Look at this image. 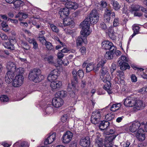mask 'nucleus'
Returning a JSON list of instances; mask_svg holds the SVG:
<instances>
[{"label":"nucleus","instance_id":"26","mask_svg":"<svg viewBox=\"0 0 147 147\" xmlns=\"http://www.w3.org/2000/svg\"><path fill=\"white\" fill-rule=\"evenodd\" d=\"M133 10L134 11H141L144 12L145 16L147 18V9L144 8L142 7H141L139 5H136L133 7Z\"/></svg>","mask_w":147,"mask_h":147},{"label":"nucleus","instance_id":"59","mask_svg":"<svg viewBox=\"0 0 147 147\" xmlns=\"http://www.w3.org/2000/svg\"><path fill=\"white\" fill-rule=\"evenodd\" d=\"M100 27L103 30H106L107 28V25L104 22H102L100 24Z\"/></svg>","mask_w":147,"mask_h":147},{"label":"nucleus","instance_id":"51","mask_svg":"<svg viewBox=\"0 0 147 147\" xmlns=\"http://www.w3.org/2000/svg\"><path fill=\"white\" fill-rule=\"evenodd\" d=\"M120 58L121 59V61H120L125 63L129 61L128 59L125 55H122Z\"/></svg>","mask_w":147,"mask_h":147},{"label":"nucleus","instance_id":"9","mask_svg":"<svg viewBox=\"0 0 147 147\" xmlns=\"http://www.w3.org/2000/svg\"><path fill=\"white\" fill-rule=\"evenodd\" d=\"M144 106V104L142 100H136L135 99V102L133 107V109L134 111H136L143 109Z\"/></svg>","mask_w":147,"mask_h":147},{"label":"nucleus","instance_id":"64","mask_svg":"<svg viewBox=\"0 0 147 147\" xmlns=\"http://www.w3.org/2000/svg\"><path fill=\"white\" fill-rule=\"evenodd\" d=\"M130 144L129 142L127 141L125 143L123 144V147H130L129 146Z\"/></svg>","mask_w":147,"mask_h":147},{"label":"nucleus","instance_id":"60","mask_svg":"<svg viewBox=\"0 0 147 147\" xmlns=\"http://www.w3.org/2000/svg\"><path fill=\"white\" fill-rule=\"evenodd\" d=\"M0 37L3 40H6L8 38L7 35L3 33L0 34Z\"/></svg>","mask_w":147,"mask_h":147},{"label":"nucleus","instance_id":"44","mask_svg":"<svg viewBox=\"0 0 147 147\" xmlns=\"http://www.w3.org/2000/svg\"><path fill=\"white\" fill-rule=\"evenodd\" d=\"M15 70L13 72L15 74H21L23 73L24 69L21 67H19L16 69H15Z\"/></svg>","mask_w":147,"mask_h":147},{"label":"nucleus","instance_id":"33","mask_svg":"<svg viewBox=\"0 0 147 147\" xmlns=\"http://www.w3.org/2000/svg\"><path fill=\"white\" fill-rule=\"evenodd\" d=\"M111 3L113 5L114 9L116 10H118L121 7V5L116 1L112 0Z\"/></svg>","mask_w":147,"mask_h":147},{"label":"nucleus","instance_id":"32","mask_svg":"<svg viewBox=\"0 0 147 147\" xmlns=\"http://www.w3.org/2000/svg\"><path fill=\"white\" fill-rule=\"evenodd\" d=\"M45 111L46 113L49 114L53 111V107L50 104H48L45 107Z\"/></svg>","mask_w":147,"mask_h":147},{"label":"nucleus","instance_id":"52","mask_svg":"<svg viewBox=\"0 0 147 147\" xmlns=\"http://www.w3.org/2000/svg\"><path fill=\"white\" fill-rule=\"evenodd\" d=\"M64 54L62 53L61 51L58 52L57 55L58 59L60 61L62 60V59L64 56Z\"/></svg>","mask_w":147,"mask_h":147},{"label":"nucleus","instance_id":"6","mask_svg":"<svg viewBox=\"0 0 147 147\" xmlns=\"http://www.w3.org/2000/svg\"><path fill=\"white\" fill-rule=\"evenodd\" d=\"M102 48L105 50H109L111 51L115 52L116 48L114 46L113 43L109 41H104L102 43Z\"/></svg>","mask_w":147,"mask_h":147},{"label":"nucleus","instance_id":"53","mask_svg":"<svg viewBox=\"0 0 147 147\" xmlns=\"http://www.w3.org/2000/svg\"><path fill=\"white\" fill-rule=\"evenodd\" d=\"M84 72L82 70H79L77 72V75L80 78H82L84 76Z\"/></svg>","mask_w":147,"mask_h":147},{"label":"nucleus","instance_id":"28","mask_svg":"<svg viewBox=\"0 0 147 147\" xmlns=\"http://www.w3.org/2000/svg\"><path fill=\"white\" fill-rule=\"evenodd\" d=\"M63 23L64 26H69L72 27H74V22L69 18L65 19L63 21Z\"/></svg>","mask_w":147,"mask_h":147},{"label":"nucleus","instance_id":"12","mask_svg":"<svg viewBox=\"0 0 147 147\" xmlns=\"http://www.w3.org/2000/svg\"><path fill=\"white\" fill-rule=\"evenodd\" d=\"M88 35H87L85 34V35L82 34L81 32V36H79L77 38L76 40V44L77 46H81L83 42L85 44L87 43V36Z\"/></svg>","mask_w":147,"mask_h":147},{"label":"nucleus","instance_id":"15","mask_svg":"<svg viewBox=\"0 0 147 147\" xmlns=\"http://www.w3.org/2000/svg\"><path fill=\"white\" fill-rule=\"evenodd\" d=\"M96 142L98 147H117L116 145H113V144H105L103 143V140L100 138H98L96 140Z\"/></svg>","mask_w":147,"mask_h":147},{"label":"nucleus","instance_id":"10","mask_svg":"<svg viewBox=\"0 0 147 147\" xmlns=\"http://www.w3.org/2000/svg\"><path fill=\"white\" fill-rule=\"evenodd\" d=\"M73 134L70 131H66L63 136L62 142L65 144L69 143L72 139Z\"/></svg>","mask_w":147,"mask_h":147},{"label":"nucleus","instance_id":"11","mask_svg":"<svg viewBox=\"0 0 147 147\" xmlns=\"http://www.w3.org/2000/svg\"><path fill=\"white\" fill-rule=\"evenodd\" d=\"M59 74V71L57 69H54L52 71L47 77L48 80L52 82L55 80Z\"/></svg>","mask_w":147,"mask_h":147},{"label":"nucleus","instance_id":"47","mask_svg":"<svg viewBox=\"0 0 147 147\" xmlns=\"http://www.w3.org/2000/svg\"><path fill=\"white\" fill-rule=\"evenodd\" d=\"M21 45L22 47L26 50H28L29 49V47L28 43L22 41Z\"/></svg>","mask_w":147,"mask_h":147},{"label":"nucleus","instance_id":"17","mask_svg":"<svg viewBox=\"0 0 147 147\" xmlns=\"http://www.w3.org/2000/svg\"><path fill=\"white\" fill-rule=\"evenodd\" d=\"M141 125L139 122L138 121H135L129 127V130L132 132H136L137 130L140 127H141Z\"/></svg>","mask_w":147,"mask_h":147},{"label":"nucleus","instance_id":"8","mask_svg":"<svg viewBox=\"0 0 147 147\" xmlns=\"http://www.w3.org/2000/svg\"><path fill=\"white\" fill-rule=\"evenodd\" d=\"M24 78L22 75H18L15 77L12 83L13 86L16 87L21 86L22 84Z\"/></svg>","mask_w":147,"mask_h":147},{"label":"nucleus","instance_id":"61","mask_svg":"<svg viewBox=\"0 0 147 147\" xmlns=\"http://www.w3.org/2000/svg\"><path fill=\"white\" fill-rule=\"evenodd\" d=\"M67 120V116L66 115H65L61 117V121L63 122L66 121Z\"/></svg>","mask_w":147,"mask_h":147},{"label":"nucleus","instance_id":"54","mask_svg":"<svg viewBox=\"0 0 147 147\" xmlns=\"http://www.w3.org/2000/svg\"><path fill=\"white\" fill-rule=\"evenodd\" d=\"M119 19L118 18H115L113 22V25L115 27L118 25L119 23Z\"/></svg>","mask_w":147,"mask_h":147},{"label":"nucleus","instance_id":"40","mask_svg":"<svg viewBox=\"0 0 147 147\" xmlns=\"http://www.w3.org/2000/svg\"><path fill=\"white\" fill-rule=\"evenodd\" d=\"M45 59L50 64H54L53 57L51 55L48 56Z\"/></svg>","mask_w":147,"mask_h":147},{"label":"nucleus","instance_id":"3","mask_svg":"<svg viewBox=\"0 0 147 147\" xmlns=\"http://www.w3.org/2000/svg\"><path fill=\"white\" fill-rule=\"evenodd\" d=\"M101 78L102 79V81L106 83L104 85L103 88L106 90L109 94L111 93V84L110 81L111 79V77L109 73L106 74V75Z\"/></svg>","mask_w":147,"mask_h":147},{"label":"nucleus","instance_id":"55","mask_svg":"<svg viewBox=\"0 0 147 147\" xmlns=\"http://www.w3.org/2000/svg\"><path fill=\"white\" fill-rule=\"evenodd\" d=\"M79 51L81 53V54L84 55L86 54V49L84 47H82L79 50Z\"/></svg>","mask_w":147,"mask_h":147},{"label":"nucleus","instance_id":"18","mask_svg":"<svg viewBox=\"0 0 147 147\" xmlns=\"http://www.w3.org/2000/svg\"><path fill=\"white\" fill-rule=\"evenodd\" d=\"M90 143V138L88 137L82 138L80 141V145L83 147H88Z\"/></svg>","mask_w":147,"mask_h":147},{"label":"nucleus","instance_id":"27","mask_svg":"<svg viewBox=\"0 0 147 147\" xmlns=\"http://www.w3.org/2000/svg\"><path fill=\"white\" fill-rule=\"evenodd\" d=\"M62 85L61 82L59 81L51 82L50 86L53 89L59 88Z\"/></svg>","mask_w":147,"mask_h":147},{"label":"nucleus","instance_id":"56","mask_svg":"<svg viewBox=\"0 0 147 147\" xmlns=\"http://www.w3.org/2000/svg\"><path fill=\"white\" fill-rule=\"evenodd\" d=\"M38 38L39 41L43 45H44L47 42L44 37H39Z\"/></svg>","mask_w":147,"mask_h":147},{"label":"nucleus","instance_id":"58","mask_svg":"<svg viewBox=\"0 0 147 147\" xmlns=\"http://www.w3.org/2000/svg\"><path fill=\"white\" fill-rule=\"evenodd\" d=\"M109 37H111V38L113 39L115 38L116 37V36L115 35V32L114 31L109 33Z\"/></svg>","mask_w":147,"mask_h":147},{"label":"nucleus","instance_id":"39","mask_svg":"<svg viewBox=\"0 0 147 147\" xmlns=\"http://www.w3.org/2000/svg\"><path fill=\"white\" fill-rule=\"evenodd\" d=\"M66 92L61 90L57 92L55 94L56 97L59 96L60 98L66 96Z\"/></svg>","mask_w":147,"mask_h":147},{"label":"nucleus","instance_id":"41","mask_svg":"<svg viewBox=\"0 0 147 147\" xmlns=\"http://www.w3.org/2000/svg\"><path fill=\"white\" fill-rule=\"evenodd\" d=\"M114 117V114L111 113H109L105 116V118L107 121H109L112 120Z\"/></svg>","mask_w":147,"mask_h":147},{"label":"nucleus","instance_id":"46","mask_svg":"<svg viewBox=\"0 0 147 147\" xmlns=\"http://www.w3.org/2000/svg\"><path fill=\"white\" fill-rule=\"evenodd\" d=\"M46 46V48L49 50H51L53 49V47L51 43L49 42H47L44 45Z\"/></svg>","mask_w":147,"mask_h":147},{"label":"nucleus","instance_id":"43","mask_svg":"<svg viewBox=\"0 0 147 147\" xmlns=\"http://www.w3.org/2000/svg\"><path fill=\"white\" fill-rule=\"evenodd\" d=\"M23 3V2L20 0H16L13 2V4L16 8L19 7L21 4Z\"/></svg>","mask_w":147,"mask_h":147},{"label":"nucleus","instance_id":"30","mask_svg":"<svg viewBox=\"0 0 147 147\" xmlns=\"http://www.w3.org/2000/svg\"><path fill=\"white\" fill-rule=\"evenodd\" d=\"M6 67L9 71H13L15 70V69L16 68V66L14 63L9 62L7 64Z\"/></svg>","mask_w":147,"mask_h":147},{"label":"nucleus","instance_id":"31","mask_svg":"<svg viewBox=\"0 0 147 147\" xmlns=\"http://www.w3.org/2000/svg\"><path fill=\"white\" fill-rule=\"evenodd\" d=\"M94 63L91 62L87 64L86 67V71L87 73L93 71V67H94Z\"/></svg>","mask_w":147,"mask_h":147},{"label":"nucleus","instance_id":"36","mask_svg":"<svg viewBox=\"0 0 147 147\" xmlns=\"http://www.w3.org/2000/svg\"><path fill=\"white\" fill-rule=\"evenodd\" d=\"M109 73L108 69L106 67H102V69L100 70V78H102L103 76H105L106 74Z\"/></svg>","mask_w":147,"mask_h":147},{"label":"nucleus","instance_id":"38","mask_svg":"<svg viewBox=\"0 0 147 147\" xmlns=\"http://www.w3.org/2000/svg\"><path fill=\"white\" fill-rule=\"evenodd\" d=\"M5 47L7 49L11 50H13L14 49V46L12 44H11L10 42H6L4 44Z\"/></svg>","mask_w":147,"mask_h":147},{"label":"nucleus","instance_id":"35","mask_svg":"<svg viewBox=\"0 0 147 147\" xmlns=\"http://www.w3.org/2000/svg\"><path fill=\"white\" fill-rule=\"evenodd\" d=\"M121 106V105L120 103L113 104L111 106L110 110L113 111H115L119 109Z\"/></svg>","mask_w":147,"mask_h":147},{"label":"nucleus","instance_id":"4","mask_svg":"<svg viewBox=\"0 0 147 147\" xmlns=\"http://www.w3.org/2000/svg\"><path fill=\"white\" fill-rule=\"evenodd\" d=\"M86 18L84 21L81 23L80 25V27L82 28V30L81 32H82V34L85 35V34L87 35H89L91 33L89 30L90 24V22L88 20H86Z\"/></svg>","mask_w":147,"mask_h":147},{"label":"nucleus","instance_id":"49","mask_svg":"<svg viewBox=\"0 0 147 147\" xmlns=\"http://www.w3.org/2000/svg\"><path fill=\"white\" fill-rule=\"evenodd\" d=\"M20 147H29V144L26 142H23L19 144Z\"/></svg>","mask_w":147,"mask_h":147},{"label":"nucleus","instance_id":"63","mask_svg":"<svg viewBox=\"0 0 147 147\" xmlns=\"http://www.w3.org/2000/svg\"><path fill=\"white\" fill-rule=\"evenodd\" d=\"M33 46V48L34 49H36L38 47V44L36 42L35 40L32 44Z\"/></svg>","mask_w":147,"mask_h":147},{"label":"nucleus","instance_id":"16","mask_svg":"<svg viewBox=\"0 0 147 147\" xmlns=\"http://www.w3.org/2000/svg\"><path fill=\"white\" fill-rule=\"evenodd\" d=\"M144 130L141 127L137 131L136 136L137 138L140 141L144 140L145 139V135L144 134Z\"/></svg>","mask_w":147,"mask_h":147},{"label":"nucleus","instance_id":"25","mask_svg":"<svg viewBox=\"0 0 147 147\" xmlns=\"http://www.w3.org/2000/svg\"><path fill=\"white\" fill-rule=\"evenodd\" d=\"M98 127L101 130H104L109 125L110 123L108 121H101L99 122Z\"/></svg>","mask_w":147,"mask_h":147},{"label":"nucleus","instance_id":"20","mask_svg":"<svg viewBox=\"0 0 147 147\" xmlns=\"http://www.w3.org/2000/svg\"><path fill=\"white\" fill-rule=\"evenodd\" d=\"M69 10L65 7L60 9L59 13L60 15V18H64L69 14Z\"/></svg>","mask_w":147,"mask_h":147},{"label":"nucleus","instance_id":"13","mask_svg":"<svg viewBox=\"0 0 147 147\" xmlns=\"http://www.w3.org/2000/svg\"><path fill=\"white\" fill-rule=\"evenodd\" d=\"M52 102L53 105L56 108L61 107L63 104V99L61 98L56 97L53 99Z\"/></svg>","mask_w":147,"mask_h":147},{"label":"nucleus","instance_id":"34","mask_svg":"<svg viewBox=\"0 0 147 147\" xmlns=\"http://www.w3.org/2000/svg\"><path fill=\"white\" fill-rule=\"evenodd\" d=\"M140 29V27L136 24H134L133 26V29L134 31L133 34L130 36L129 38H131L136 34L138 33Z\"/></svg>","mask_w":147,"mask_h":147},{"label":"nucleus","instance_id":"62","mask_svg":"<svg viewBox=\"0 0 147 147\" xmlns=\"http://www.w3.org/2000/svg\"><path fill=\"white\" fill-rule=\"evenodd\" d=\"M101 3V5L102 8H105L107 5V3L105 1H102Z\"/></svg>","mask_w":147,"mask_h":147},{"label":"nucleus","instance_id":"1","mask_svg":"<svg viewBox=\"0 0 147 147\" xmlns=\"http://www.w3.org/2000/svg\"><path fill=\"white\" fill-rule=\"evenodd\" d=\"M41 71L40 69H34L30 71L28 78L35 82H40L44 78V76L41 75Z\"/></svg>","mask_w":147,"mask_h":147},{"label":"nucleus","instance_id":"45","mask_svg":"<svg viewBox=\"0 0 147 147\" xmlns=\"http://www.w3.org/2000/svg\"><path fill=\"white\" fill-rule=\"evenodd\" d=\"M50 27L51 29L53 32L57 33L59 31V29L54 24H50Z\"/></svg>","mask_w":147,"mask_h":147},{"label":"nucleus","instance_id":"14","mask_svg":"<svg viewBox=\"0 0 147 147\" xmlns=\"http://www.w3.org/2000/svg\"><path fill=\"white\" fill-rule=\"evenodd\" d=\"M15 75L13 71H7L5 77V80L6 82L9 84L12 82Z\"/></svg>","mask_w":147,"mask_h":147},{"label":"nucleus","instance_id":"37","mask_svg":"<svg viewBox=\"0 0 147 147\" xmlns=\"http://www.w3.org/2000/svg\"><path fill=\"white\" fill-rule=\"evenodd\" d=\"M114 52L110 51L107 52L105 55V57L108 59H112L113 57V55Z\"/></svg>","mask_w":147,"mask_h":147},{"label":"nucleus","instance_id":"19","mask_svg":"<svg viewBox=\"0 0 147 147\" xmlns=\"http://www.w3.org/2000/svg\"><path fill=\"white\" fill-rule=\"evenodd\" d=\"M135 102V99L129 97L124 99V105L127 107H133Z\"/></svg>","mask_w":147,"mask_h":147},{"label":"nucleus","instance_id":"50","mask_svg":"<svg viewBox=\"0 0 147 147\" xmlns=\"http://www.w3.org/2000/svg\"><path fill=\"white\" fill-rule=\"evenodd\" d=\"M69 63V62L67 59L64 60L63 61L62 60L58 61V63L60 65L63 64L64 65H67Z\"/></svg>","mask_w":147,"mask_h":147},{"label":"nucleus","instance_id":"42","mask_svg":"<svg viewBox=\"0 0 147 147\" xmlns=\"http://www.w3.org/2000/svg\"><path fill=\"white\" fill-rule=\"evenodd\" d=\"M0 100L1 102H5L9 101V98L7 96L2 95L0 96Z\"/></svg>","mask_w":147,"mask_h":147},{"label":"nucleus","instance_id":"29","mask_svg":"<svg viewBox=\"0 0 147 147\" xmlns=\"http://www.w3.org/2000/svg\"><path fill=\"white\" fill-rule=\"evenodd\" d=\"M116 137V136L114 135H110L109 136L107 137L105 141V144H113L112 143V142L115 139Z\"/></svg>","mask_w":147,"mask_h":147},{"label":"nucleus","instance_id":"21","mask_svg":"<svg viewBox=\"0 0 147 147\" xmlns=\"http://www.w3.org/2000/svg\"><path fill=\"white\" fill-rule=\"evenodd\" d=\"M56 137V133H53L49 136L45 142L44 144L47 145L52 143L55 140Z\"/></svg>","mask_w":147,"mask_h":147},{"label":"nucleus","instance_id":"22","mask_svg":"<svg viewBox=\"0 0 147 147\" xmlns=\"http://www.w3.org/2000/svg\"><path fill=\"white\" fill-rule=\"evenodd\" d=\"M105 63V62L104 60L102 59H100L98 64L96 65L94 63V67H93V71L95 72L98 71L100 67L103 66Z\"/></svg>","mask_w":147,"mask_h":147},{"label":"nucleus","instance_id":"48","mask_svg":"<svg viewBox=\"0 0 147 147\" xmlns=\"http://www.w3.org/2000/svg\"><path fill=\"white\" fill-rule=\"evenodd\" d=\"M77 72L76 70H74L72 72V75L73 77L74 78V79L75 80V83H77L78 81V79L77 77Z\"/></svg>","mask_w":147,"mask_h":147},{"label":"nucleus","instance_id":"57","mask_svg":"<svg viewBox=\"0 0 147 147\" xmlns=\"http://www.w3.org/2000/svg\"><path fill=\"white\" fill-rule=\"evenodd\" d=\"M131 81L132 82H136L137 80V78L134 74H132L131 76Z\"/></svg>","mask_w":147,"mask_h":147},{"label":"nucleus","instance_id":"23","mask_svg":"<svg viewBox=\"0 0 147 147\" xmlns=\"http://www.w3.org/2000/svg\"><path fill=\"white\" fill-rule=\"evenodd\" d=\"M65 5L66 7L68 9H75L78 7V5L76 3L71 1L66 3H65Z\"/></svg>","mask_w":147,"mask_h":147},{"label":"nucleus","instance_id":"2","mask_svg":"<svg viewBox=\"0 0 147 147\" xmlns=\"http://www.w3.org/2000/svg\"><path fill=\"white\" fill-rule=\"evenodd\" d=\"M102 112L100 110H96L94 111L91 117V121L94 124H98L100 121L102 117Z\"/></svg>","mask_w":147,"mask_h":147},{"label":"nucleus","instance_id":"5","mask_svg":"<svg viewBox=\"0 0 147 147\" xmlns=\"http://www.w3.org/2000/svg\"><path fill=\"white\" fill-rule=\"evenodd\" d=\"M99 14L95 9L93 10L90 12L89 17H87V20H88L92 24H96L99 19Z\"/></svg>","mask_w":147,"mask_h":147},{"label":"nucleus","instance_id":"7","mask_svg":"<svg viewBox=\"0 0 147 147\" xmlns=\"http://www.w3.org/2000/svg\"><path fill=\"white\" fill-rule=\"evenodd\" d=\"M115 16V13L112 12L111 10L108 8H107L105 9L104 18L105 22H109L110 20L111 16L113 18Z\"/></svg>","mask_w":147,"mask_h":147},{"label":"nucleus","instance_id":"24","mask_svg":"<svg viewBox=\"0 0 147 147\" xmlns=\"http://www.w3.org/2000/svg\"><path fill=\"white\" fill-rule=\"evenodd\" d=\"M118 63L119 66H120V69L122 70H125L130 68L128 64L125 62H122L119 60L118 61Z\"/></svg>","mask_w":147,"mask_h":147}]
</instances>
